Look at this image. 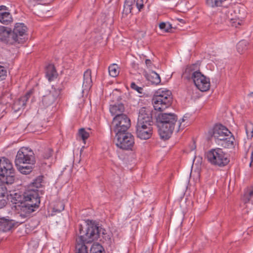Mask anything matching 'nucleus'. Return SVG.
I'll return each instance as SVG.
<instances>
[{
    "label": "nucleus",
    "instance_id": "nucleus-30",
    "mask_svg": "<svg viewBox=\"0 0 253 253\" xmlns=\"http://www.w3.org/2000/svg\"><path fill=\"white\" fill-rule=\"evenodd\" d=\"M245 129L248 139H252L253 137V124L248 122L245 125Z\"/></svg>",
    "mask_w": 253,
    "mask_h": 253
},
{
    "label": "nucleus",
    "instance_id": "nucleus-13",
    "mask_svg": "<svg viewBox=\"0 0 253 253\" xmlns=\"http://www.w3.org/2000/svg\"><path fill=\"white\" fill-rule=\"evenodd\" d=\"M195 86L201 91H206L210 87V79L200 72L193 81Z\"/></svg>",
    "mask_w": 253,
    "mask_h": 253
},
{
    "label": "nucleus",
    "instance_id": "nucleus-34",
    "mask_svg": "<svg viewBox=\"0 0 253 253\" xmlns=\"http://www.w3.org/2000/svg\"><path fill=\"white\" fill-rule=\"evenodd\" d=\"M159 28L160 29L164 30L166 32H169L171 30L172 27L169 23L162 22L159 24Z\"/></svg>",
    "mask_w": 253,
    "mask_h": 253
},
{
    "label": "nucleus",
    "instance_id": "nucleus-9",
    "mask_svg": "<svg viewBox=\"0 0 253 253\" xmlns=\"http://www.w3.org/2000/svg\"><path fill=\"white\" fill-rule=\"evenodd\" d=\"M34 153L28 148L22 147L18 151L15 160V165L26 164H35Z\"/></svg>",
    "mask_w": 253,
    "mask_h": 253
},
{
    "label": "nucleus",
    "instance_id": "nucleus-21",
    "mask_svg": "<svg viewBox=\"0 0 253 253\" xmlns=\"http://www.w3.org/2000/svg\"><path fill=\"white\" fill-rule=\"evenodd\" d=\"M125 107L123 103H115L110 106V112L112 116L124 115Z\"/></svg>",
    "mask_w": 253,
    "mask_h": 253
},
{
    "label": "nucleus",
    "instance_id": "nucleus-27",
    "mask_svg": "<svg viewBox=\"0 0 253 253\" xmlns=\"http://www.w3.org/2000/svg\"><path fill=\"white\" fill-rule=\"evenodd\" d=\"M249 42L245 40L240 41L237 45V49L240 54L243 53L249 48Z\"/></svg>",
    "mask_w": 253,
    "mask_h": 253
},
{
    "label": "nucleus",
    "instance_id": "nucleus-12",
    "mask_svg": "<svg viewBox=\"0 0 253 253\" xmlns=\"http://www.w3.org/2000/svg\"><path fill=\"white\" fill-rule=\"evenodd\" d=\"M231 133L225 126L221 124H216L213 128L212 136L214 139L215 143H217L225 137L230 136Z\"/></svg>",
    "mask_w": 253,
    "mask_h": 253
},
{
    "label": "nucleus",
    "instance_id": "nucleus-48",
    "mask_svg": "<svg viewBox=\"0 0 253 253\" xmlns=\"http://www.w3.org/2000/svg\"><path fill=\"white\" fill-rule=\"evenodd\" d=\"M196 145H195V142H193V144L191 146V150L192 151V150H194L196 149Z\"/></svg>",
    "mask_w": 253,
    "mask_h": 253
},
{
    "label": "nucleus",
    "instance_id": "nucleus-15",
    "mask_svg": "<svg viewBox=\"0 0 253 253\" xmlns=\"http://www.w3.org/2000/svg\"><path fill=\"white\" fill-rule=\"evenodd\" d=\"M198 68V66L196 64L187 66L182 74V77L187 80L193 81L200 72Z\"/></svg>",
    "mask_w": 253,
    "mask_h": 253
},
{
    "label": "nucleus",
    "instance_id": "nucleus-50",
    "mask_svg": "<svg viewBox=\"0 0 253 253\" xmlns=\"http://www.w3.org/2000/svg\"><path fill=\"white\" fill-rule=\"evenodd\" d=\"M51 153L50 152L49 155L48 156H47L46 157H45L44 158H46V159H48L49 157H50L51 156Z\"/></svg>",
    "mask_w": 253,
    "mask_h": 253
},
{
    "label": "nucleus",
    "instance_id": "nucleus-44",
    "mask_svg": "<svg viewBox=\"0 0 253 253\" xmlns=\"http://www.w3.org/2000/svg\"><path fill=\"white\" fill-rule=\"evenodd\" d=\"M6 74V71L4 68L2 66H0V80H3Z\"/></svg>",
    "mask_w": 253,
    "mask_h": 253
},
{
    "label": "nucleus",
    "instance_id": "nucleus-51",
    "mask_svg": "<svg viewBox=\"0 0 253 253\" xmlns=\"http://www.w3.org/2000/svg\"><path fill=\"white\" fill-rule=\"evenodd\" d=\"M4 12H7V11H4L2 10H0V13H4Z\"/></svg>",
    "mask_w": 253,
    "mask_h": 253
},
{
    "label": "nucleus",
    "instance_id": "nucleus-20",
    "mask_svg": "<svg viewBox=\"0 0 253 253\" xmlns=\"http://www.w3.org/2000/svg\"><path fill=\"white\" fill-rule=\"evenodd\" d=\"M43 176L42 175L39 176L35 179L34 180L33 182L31 184L30 186V189L29 190H35L37 192L39 195V193L41 194H43L42 190H39L38 189L42 188L43 183Z\"/></svg>",
    "mask_w": 253,
    "mask_h": 253
},
{
    "label": "nucleus",
    "instance_id": "nucleus-14",
    "mask_svg": "<svg viewBox=\"0 0 253 253\" xmlns=\"http://www.w3.org/2000/svg\"><path fill=\"white\" fill-rule=\"evenodd\" d=\"M12 32L17 36L19 40L22 43L27 39V28L24 24L21 23L15 24Z\"/></svg>",
    "mask_w": 253,
    "mask_h": 253
},
{
    "label": "nucleus",
    "instance_id": "nucleus-22",
    "mask_svg": "<svg viewBox=\"0 0 253 253\" xmlns=\"http://www.w3.org/2000/svg\"><path fill=\"white\" fill-rule=\"evenodd\" d=\"M135 5V0H125L123 15L127 16L131 12L133 6Z\"/></svg>",
    "mask_w": 253,
    "mask_h": 253
},
{
    "label": "nucleus",
    "instance_id": "nucleus-16",
    "mask_svg": "<svg viewBox=\"0 0 253 253\" xmlns=\"http://www.w3.org/2000/svg\"><path fill=\"white\" fill-rule=\"evenodd\" d=\"M60 90L52 88L49 93L43 97L42 102L43 105L47 107L52 105L60 94Z\"/></svg>",
    "mask_w": 253,
    "mask_h": 253
},
{
    "label": "nucleus",
    "instance_id": "nucleus-23",
    "mask_svg": "<svg viewBox=\"0 0 253 253\" xmlns=\"http://www.w3.org/2000/svg\"><path fill=\"white\" fill-rule=\"evenodd\" d=\"M35 164H26V165L19 164L16 165L18 170L22 174H29L33 169V166Z\"/></svg>",
    "mask_w": 253,
    "mask_h": 253
},
{
    "label": "nucleus",
    "instance_id": "nucleus-5",
    "mask_svg": "<svg viewBox=\"0 0 253 253\" xmlns=\"http://www.w3.org/2000/svg\"><path fill=\"white\" fill-rule=\"evenodd\" d=\"M205 157L211 165L219 167L227 165L230 162L228 154L220 148L209 150L206 153Z\"/></svg>",
    "mask_w": 253,
    "mask_h": 253
},
{
    "label": "nucleus",
    "instance_id": "nucleus-46",
    "mask_svg": "<svg viewBox=\"0 0 253 253\" xmlns=\"http://www.w3.org/2000/svg\"><path fill=\"white\" fill-rule=\"evenodd\" d=\"M145 63H146V65L148 67H149V66H150L151 65L152 62H151V60H150V59H146L145 60Z\"/></svg>",
    "mask_w": 253,
    "mask_h": 253
},
{
    "label": "nucleus",
    "instance_id": "nucleus-4",
    "mask_svg": "<svg viewBox=\"0 0 253 253\" xmlns=\"http://www.w3.org/2000/svg\"><path fill=\"white\" fill-rule=\"evenodd\" d=\"M24 201L21 205L20 215L23 217H27L36 211L40 204V197L35 190H27L24 193Z\"/></svg>",
    "mask_w": 253,
    "mask_h": 253
},
{
    "label": "nucleus",
    "instance_id": "nucleus-26",
    "mask_svg": "<svg viewBox=\"0 0 253 253\" xmlns=\"http://www.w3.org/2000/svg\"><path fill=\"white\" fill-rule=\"evenodd\" d=\"M13 21L11 14L9 12L0 13V22L4 25H8Z\"/></svg>",
    "mask_w": 253,
    "mask_h": 253
},
{
    "label": "nucleus",
    "instance_id": "nucleus-32",
    "mask_svg": "<svg viewBox=\"0 0 253 253\" xmlns=\"http://www.w3.org/2000/svg\"><path fill=\"white\" fill-rule=\"evenodd\" d=\"M253 198V187H251L245 193L243 201L245 203L249 202Z\"/></svg>",
    "mask_w": 253,
    "mask_h": 253
},
{
    "label": "nucleus",
    "instance_id": "nucleus-25",
    "mask_svg": "<svg viewBox=\"0 0 253 253\" xmlns=\"http://www.w3.org/2000/svg\"><path fill=\"white\" fill-rule=\"evenodd\" d=\"M147 80L152 84L157 85L161 82V78L156 72L152 71L147 76Z\"/></svg>",
    "mask_w": 253,
    "mask_h": 253
},
{
    "label": "nucleus",
    "instance_id": "nucleus-6",
    "mask_svg": "<svg viewBox=\"0 0 253 253\" xmlns=\"http://www.w3.org/2000/svg\"><path fill=\"white\" fill-rule=\"evenodd\" d=\"M172 99V98L170 91L159 89L152 99V103L155 110L163 111L170 106Z\"/></svg>",
    "mask_w": 253,
    "mask_h": 253
},
{
    "label": "nucleus",
    "instance_id": "nucleus-40",
    "mask_svg": "<svg viewBox=\"0 0 253 253\" xmlns=\"http://www.w3.org/2000/svg\"><path fill=\"white\" fill-rule=\"evenodd\" d=\"M189 118V117L187 115H185L183 116V117L182 119V121L180 122L179 121V129H183L185 126L188 125V122H187L186 124L182 125V123H184L185 121L188 120Z\"/></svg>",
    "mask_w": 253,
    "mask_h": 253
},
{
    "label": "nucleus",
    "instance_id": "nucleus-1",
    "mask_svg": "<svg viewBox=\"0 0 253 253\" xmlns=\"http://www.w3.org/2000/svg\"><path fill=\"white\" fill-rule=\"evenodd\" d=\"M79 231L75 253H88L86 244H90L101 237L100 240L103 242L110 240L109 236L105 233L106 230L92 221L87 222L84 229L82 225H79Z\"/></svg>",
    "mask_w": 253,
    "mask_h": 253
},
{
    "label": "nucleus",
    "instance_id": "nucleus-41",
    "mask_svg": "<svg viewBox=\"0 0 253 253\" xmlns=\"http://www.w3.org/2000/svg\"><path fill=\"white\" fill-rule=\"evenodd\" d=\"M130 87L132 89L136 90L138 93H142L143 88L137 86L134 83H132L131 84Z\"/></svg>",
    "mask_w": 253,
    "mask_h": 253
},
{
    "label": "nucleus",
    "instance_id": "nucleus-19",
    "mask_svg": "<svg viewBox=\"0 0 253 253\" xmlns=\"http://www.w3.org/2000/svg\"><path fill=\"white\" fill-rule=\"evenodd\" d=\"M216 144L224 148L232 149L235 147V138L231 133L230 136L225 137V138H224V139L218 142Z\"/></svg>",
    "mask_w": 253,
    "mask_h": 253
},
{
    "label": "nucleus",
    "instance_id": "nucleus-38",
    "mask_svg": "<svg viewBox=\"0 0 253 253\" xmlns=\"http://www.w3.org/2000/svg\"><path fill=\"white\" fill-rule=\"evenodd\" d=\"M185 2V0H169V5L175 7Z\"/></svg>",
    "mask_w": 253,
    "mask_h": 253
},
{
    "label": "nucleus",
    "instance_id": "nucleus-33",
    "mask_svg": "<svg viewBox=\"0 0 253 253\" xmlns=\"http://www.w3.org/2000/svg\"><path fill=\"white\" fill-rule=\"evenodd\" d=\"M0 223L1 225L5 228V230H9L13 226V223L12 220H7L6 219H1Z\"/></svg>",
    "mask_w": 253,
    "mask_h": 253
},
{
    "label": "nucleus",
    "instance_id": "nucleus-42",
    "mask_svg": "<svg viewBox=\"0 0 253 253\" xmlns=\"http://www.w3.org/2000/svg\"><path fill=\"white\" fill-rule=\"evenodd\" d=\"M135 5L138 9V11H140L144 6L143 0H135Z\"/></svg>",
    "mask_w": 253,
    "mask_h": 253
},
{
    "label": "nucleus",
    "instance_id": "nucleus-10",
    "mask_svg": "<svg viewBox=\"0 0 253 253\" xmlns=\"http://www.w3.org/2000/svg\"><path fill=\"white\" fill-rule=\"evenodd\" d=\"M130 120L125 114L115 116L112 122L115 133L126 132L130 126Z\"/></svg>",
    "mask_w": 253,
    "mask_h": 253
},
{
    "label": "nucleus",
    "instance_id": "nucleus-8",
    "mask_svg": "<svg viewBox=\"0 0 253 253\" xmlns=\"http://www.w3.org/2000/svg\"><path fill=\"white\" fill-rule=\"evenodd\" d=\"M116 145L123 150H131L134 144L133 136L129 132L116 133Z\"/></svg>",
    "mask_w": 253,
    "mask_h": 253
},
{
    "label": "nucleus",
    "instance_id": "nucleus-37",
    "mask_svg": "<svg viewBox=\"0 0 253 253\" xmlns=\"http://www.w3.org/2000/svg\"><path fill=\"white\" fill-rule=\"evenodd\" d=\"M6 192H0V209L5 207L7 204L5 198V194Z\"/></svg>",
    "mask_w": 253,
    "mask_h": 253
},
{
    "label": "nucleus",
    "instance_id": "nucleus-45",
    "mask_svg": "<svg viewBox=\"0 0 253 253\" xmlns=\"http://www.w3.org/2000/svg\"><path fill=\"white\" fill-rule=\"evenodd\" d=\"M231 21L232 26L237 27L238 25H240V22L239 21H237V20L235 21L234 19H231Z\"/></svg>",
    "mask_w": 253,
    "mask_h": 253
},
{
    "label": "nucleus",
    "instance_id": "nucleus-29",
    "mask_svg": "<svg viewBox=\"0 0 253 253\" xmlns=\"http://www.w3.org/2000/svg\"><path fill=\"white\" fill-rule=\"evenodd\" d=\"M89 253H105V251L100 244L94 243L91 246Z\"/></svg>",
    "mask_w": 253,
    "mask_h": 253
},
{
    "label": "nucleus",
    "instance_id": "nucleus-7",
    "mask_svg": "<svg viewBox=\"0 0 253 253\" xmlns=\"http://www.w3.org/2000/svg\"><path fill=\"white\" fill-rule=\"evenodd\" d=\"M0 176L7 184H11L15 180V172L12 164L5 157L0 159Z\"/></svg>",
    "mask_w": 253,
    "mask_h": 253
},
{
    "label": "nucleus",
    "instance_id": "nucleus-52",
    "mask_svg": "<svg viewBox=\"0 0 253 253\" xmlns=\"http://www.w3.org/2000/svg\"><path fill=\"white\" fill-rule=\"evenodd\" d=\"M250 95H253V92L251 93Z\"/></svg>",
    "mask_w": 253,
    "mask_h": 253
},
{
    "label": "nucleus",
    "instance_id": "nucleus-3",
    "mask_svg": "<svg viewBox=\"0 0 253 253\" xmlns=\"http://www.w3.org/2000/svg\"><path fill=\"white\" fill-rule=\"evenodd\" d=\"M177 119V116L172 113H160L157 115L156 121L162 139L166 140L170 137Z\"/></svg>",
    "mask_w": 253,
    "mask_h": 253
},
{
    "label": "nucleus",
    "instance_id": "nucleus-2",
    "mask_svg": "<svg viewBox=\"0 0 253 253\" xmlns=\"http://www.w3.org/2000/svg\"><path fill=\"white\" fill-rule=\"evenodd\" d=\"M152 117L151 111L145 107L139 110L136 125V134L142 140L150 138L153 134Z\"/></svg>",
    "mask_w": 253,
    "mask_h": 253
},
{
    "label": "nucleus",
    "instance_id": "nucleus-35",
    "mask_svg": "<svg viewBox=\"0 0 253 253\" xmlns=\"http://www.w3.org/2000/svg\"><path fill=\"white\" fill-rule=\"evenodd\" d=\"M79 135L82 138L83 140L85 142V140L88 138L89 133L87 132L84 128H82L79 130Z\"/></svg>",
    "mask_w": 253,
    "mask_h": 253
},
{
    "label": "nucleus",
    "instance_id": "nucleus-24",
    "mask_svg": "<svg viewBox=\"0 0 253 253\" xmlns=\"http://www.w3.org/2000/svg\"><path fill=\"white\" fill-rule=\"evenodd\" d=\"M46 76L49 81H52L56 75V71L54 65H48L45 69Z\"/></svg>",
    "mask_w": 253,
    "mask_h": 253
},
{
    "label": "nucleus",
    "instance_id": "nucleus-47",
    "mask_svg": "<svg viewBox=\"0 0 253 253\" xmlns=\"http://www.w3.org/2000/svg\"><path fill=\"white\" fill-rule=\"evenodd\" d=\"M2 10L4 11H6L7 10V7L4 5L0 6V10Z\"/></svg>",
    "mask_w": 253,
    "mask_h": 253
},
{
    "label": "nucleus",
    "instance_id": "nucleus-11",
    "mask_svg": "<svg viewBox=\"0 0 253 253\" xmlns=\"http://www.w3.org/2000/svg\"><path fill=\"white\" fill-rule=\"evenodd\" d=\"M0 41L8 45L22 43L10 28L4 26L0 27Z\"/></svg>",
    "mask_w": 253,
    "mask_h": 253
},
{
    "label": "nucleus",
    "instance_id": "nucleus-43",
    "mask_svg": "<svg viewBox=\"0 0 253 253\" xmlns=\"http://www.w3.org/2000/svg\"><path fill=\"white\" fill-rule=\"evenodd\" d=\"M5 184H6L3 180L2 181L0 179V192H7V188L5 186Z\"/></svg>",
    "mask_w": 253,
    "mask_h": 253
},
{
    "label": "nucleus",
    "instance_id": "nucleus-49",
    "mask_svg": "<svg viewBox=\"0 0 253 253\" xmlns=\"http://www.w3.org/2000/svg\"><path fill=\"white\" fill-rule=\"evenodd\" d=\"M251 162L250 164V166H251L252 163L253 161V151H252V152L251 153Z\"/></svg>",
    "mask_w": 253,
    "mask_h": 253
},
{
    "label": "nucleus",
    "instance_id": "nucleus-39",
    "mask_svg": "<svg viewBox=\"0 0 253 253\" xmlns=\"http://www.w3.org/2000/svg\"><path fill=\"white\" fill-rule=\"evenodd\" d=\"M64 205L62 202H58L54 206L53 210L55 211L60 212L64 210Z\"/></svg>",
    "mask_w": 253,
    "mask_h": 253
},
{
    "label": "nucleus",
    "instance_id": "nucleus-18",
    "mask_svg": "<svg viewBox=\"0 0 253 253\" xmlns=\"http://www.w3.org/2000/svg\"><path fill=\"white\" fill-rule=\"evenodd\" d=\"M92 85L91 79V71L90 69L86 70L84 74V80L83 84V92H87Z\"/></svg>",
    "mask_w": 253,
    "mask_h": 253
},
{
    "label": "nucleus",
    "instance_id": "nucleus-36",
    "mask_svg": "<svg viewBox=\"0 0 253 253\" xmlns=\"http://www.w3.org/2000/svg\"><path fill=\"white\" fill-rule=\"evenodd\" d=\"M24 194L20 195L18 193H15L13 197V200L15 204H17L20 203L21 205L23 203L24 199H23Z\"/></svg>",
    "mask_w": 253,
    "mask_h": 253
},
{
    "label": "nucleus",
    "instance_id": "nucleus-17",
    "mask_svg": "<svg viewBox=\"0 0 253 253\" xmlns=\"http://www.w3.org/2000/svg\"><path fill=\"white\" fill-rule=\"evenodd\" d=\"M32 93V91H29L26 94L21 97L19 99L16 101L13 104V108L15 111H19L22 108H24L26 103Z\"/></svg>",
    "mask_w": 253,
    "mask_h": 253
},
{
    "label": "nucleus",
    "instance_id": "nucleus-28",
    "mask_svg": "<svg viewBox=\"0 0 253 253\" xmlns=\"http://www.w3.org/2000/svg\"><path fill=\"white\" fill-rule=\"evenodd\" d=\"M226 0H207L206 3L209 7L214 8L222 6Z\"/></svg>",
    "mask_w": 253,
    "mask_h": 253
},
{
    "label": "nucleus",
    "instance_id": "nucleus-31",
    "mask_svg": "<svg viewBox=\"0 0 253 253\" xmlns=\"http://www.w3.org/2000/svg\"><path fill=\"white\" fill-rule=\"evenodd\" d=\"M109 73L111 76L113 77H117L119 74L118 66L116 64H113L108 68Z\"/></svg>",
    "mask_w": 253,
    "mask_h": 253
}]
</instances>
